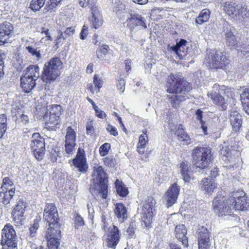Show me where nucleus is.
<instances>
[{
    "instance_id": "f257e3e1",
    "label": "nucleus",
    "mask_w": 249,
    "mask_h": 249,
    "mask_svg": "<svg viewBox=\"0 0 249 249\" xmlns=\"http://www.w3.org/2000/svg\"><path fill=\"white\" fill-rule=\"evenodd\" d=\"M167 92L171 105L174 108H178L180 103L186 99L188 93L192 89L189 82L178 74H170L166 79Z\"/></svg>"
},
{
    "instance_id": "f03ea898",
    "label": "nucleus",
    "mask_w": 249,
    "mask_h": 249,
    "mask_svg": "<svg viewBox=\"0 0 249 249\" xmlns=\"http://www.w3.org/2000/svg\"><path fill=\"white\" fill-rule=\"evenodd\" d=\"M213 160L212 149L206 146H197L195 147L192 152V167L193 168H199L205 172H210L211 178H214L219 175V171L216 167L213 169L212 161Z\"/></svg>"
},
{
    "instance_id": "7ed1b4c3",
    "label": "nucleus",
    "mask_w": 249,
    "mask_h": 249,
    "mask_svg": "<svg viewBox=\"0 0 249 249\" xmlns=\"http://www.w3.org/2000/svg\"><path fill=\"white\" fill-rule=\"evenodd\" d=\"M62 65L63 63L60 59L57 57L52 58L44 64L41 79L45 83V90H49L47 85L53 82L59 76V70L62 68Z\"/></svg>"
},
{
    "instance_id": "20e7f679",
    "label": "nucleus",
    "mask_w": 249,
    "mask_h": 249,
    "mask_svg": "<svg viewBox=\"0 0 249 249\" xmlns=\"http://www.w3.org/2000/svg\"><path fill=\"white\" fill-rule=\"evenodd\" d=\"M232 95L231 89L224 85L220 86L214 84L211 90L208 93V96L211 99L213 103L221 106L222 110H225L227 108V105Z\"/></svg>"
},
{
    "instance_id": "39448f33",
    "label": "nucleus",
    "mask_w": 249,
    "mask_h": 249,
    "mask_svg": "<svg viewBox=\"0 0 249 249\" xmlns=\"http://www.w3.org/2000/svg\"><path fill=\"white\" fill-rule=\"evenodd\" d=\"M92 176L95 177L93 179L91 184L90 191L93 189L99 191L100 196L103 198H107L108 192V177L104 169L101 166L93 167Z\"/></svg>"
},
{
    "instance_id": "423d86ee",
    "label": "nucleus",
    "mask_w": 249,
    "mask_h": 249,
    "mask_svg": "<svg viewBox=\"0 0 249 249\" xmlns=\"http://www.w3.org/2000/svg\"><path fill=\"white\" fill-rule=\"evenodd\" d=\"M231 202L230 197L228 199L214 198L213 202L214 212L225 220L234 219L236 214H233V209Z\"/></svg>"
},
{
    "instance_id": "0eeeda50",
    "label": "nucleus",
    "mask_w": 249,
    "mask_h": 249,
    "mask_svg": "<svg viewBox=\"0 0 249 249\" xmlns=\"http://www.w3.org/2000/svg\"><path fill=\"white\" fill-rule=\"evenodd\" d=\"M1 249H18V237L13 226L6 224L1 230Z\"/></svg>"
},
{
    "instance_id": "6e6552de",
    "label": "nucleus",
    "mask_w": 249,
    "mask_h": 249,
    "mask_svg": "<svg viewBox=\"0 0 249 249\" xmlns=\"http://www.w3.org/2000/svg\"><path fill=\"white\" fill-rule=\"evenodd\" d=\"M204 63L211 69H221L226 70L229 64V60L223 52L216 51L214 53H210L207 54L205 58Z\"/></svg>"
},
{
    "instance_id": "1a4fd4ad",
    "label": "nucleus",
    "mask_w": 249,
    "mask_h": 249,
    "mask_svg": "<svg viewBox=\"0 0 249 249\" xmlns=\"http://www.w3.org/2000/svg\"><path fill=\"white\" fill-rule=\"evenodd\" d=\"M156 201L152 197H148L145 200V203L143 205L142 214V226L148 230L152 227L153 217L155 215V205Z\"/></svg>"
},
{
    "instance_id": "9d476101",
    "label": "nucleus",
    "mask_w": 249,
    "mask_h": 249,
    "mask_svg": "<svg viewBox=\"0 0 249 249\" xmlns=\"http://www.w3.org/2000/svg\"><path fill=\"white\" fill-rule=\"evenodd\" d=\"M224 10L227 14L232 18L238 17L239 20H244L249 18V11L245 5L238 1L226 3Z\"/></svg>"
},
{
    "instance_id": "9b49d317",
    "label": "nucleus",
    "mask_w": 249,
    "mask_h": 249,
    "mask_svg": "<svg viewBox=\"0 0 249 249\" xmlns=\"http://www.w3.org/2000/svg\"><path fill=\"white\" fill-rule=\"evenodd\" d=\"M43 218L48 224L47 229H59V218L57 208L54 203H47L44 211Z\"/></svg>"
},
{
    "instance_id": "f8f14e48",
    "label": "nucleus",
    "mask_w": 249,
    "mask_h": 249,
    "mask_svg": "<svg viewBox=\"0 0 249 249\" xmlns=\"http://www.w3.org/2000/svg\"><path fill=\"white\" fill-rule=\"evenodd\" d=\"M30 146L35 157L38 160H42L46 151L44 138L39 133H34L32 135Z\"/></svg>"
},
{
    "instance_id": "ddd939ff",
    "label": "nucleus",
    "mask_w": 249,
    "mask_h": 249,
    "mask_svg": "<svg viewBox=\"0 0 249 249\" xmlns=\"http://www.w3.org/2000/svg\"><path fill=\"white\" fill-rule=\"evenodd\" d=\"M126 23V27L131 33L147 28L145 18L139 14H130L129 17L127 18Z\"/></svg>"
},
{
    "instance_id": "4468645a",
    "label": "nucleus",
    "mask_w": 249,
    "mask_h": 249,
    "mask_svg": "<svg viewBox=\"0 0 249 249\" xmlns=\"http://www.w3.org/2000/svg\"><path fill=\"white\" fill-rule=\"evenodd\" d=\"M14 27L12 24L7 21L0 23V45H5L11 42L14 36Z\"/></svg>"
},
{
    "instance_id": "2eb2a0df",
    "label": "nucleus",
    "mask_w": 249,
    "mask_h": 249,
    "mask_svg": "<svg viewBox=\"0 0 249 249\" xmlns=\"http://www.w3.org/2000/svg\"><path fill=\"white\" fill-rule=\"evenodd\" d=\"M236 193L234 196L230 197V202L232 205V209L235 210L247 211L249 208V198L243 192V196H238Z\"/></svg>"
},
{
    "instance_id": "dca6fc26",
    "label": "nucleus",
    "mask_w": 249,
    "mask_h": 249,
    "mask_svg": "<svg viewBox=\"0 0 249 249\" xmlns=\"http://www.w3.org/2000/svg\"><path fill=\"white\" fill-rule=\"evenodd\" d=\"M72 164L79 172L85 173L88 168L84 150L79 147L75 158L72 160Z\"/></svg>"
},
{
    "instance_id": "f3484780",
    "label": "nucleus",
    "mask_w": 249,
    "mask_h": 249,
    "mask_svg": "<svg viewBox=\"0 0 249 249\" xmlns=\"http://www.w3.org/2000/svg\"><path fill=\"white\" fill-rule=\"evenodd\" d=\"M47 229L46 236L48 239V247L49 249H58L60 245L61 231L59 229Z\"/></svg>"
},
{
    "instance_id": "a211bd4d",
    "label": "nucleus",
    "mask_w": 249,
    "mask_h": 249,
    "mask_svg": "<svg viewBox=\"0 0 249 249\" xmlns=\"http://www.w3.org/2000/svg\"><path fill=\"white\" fill-rule=\"evenodd\" d=\"M198 245V249H211V248L210 232L207 229L204 227L199 229Z\"/></svg>"
},
{
    "instance_id": "6ab92c4d",
    "label": "nucleus",
    "mask_w": 249,
    "mask_h": 249,
    "mask_svg": "<svg viewBox=\"0 0 249 249\" xmlns=\"http://www.w3.org/2000/svg\"><path fill=\"white\" fill-rule=\"evenodd\" d=\"M27 207V203L23 199H20L17 202L12 212L14 221L18 224H21L24 219V213Z\"/></svg>"
},
{
    "instance_id": "aec40b11",
    "label": "nucleus",
    "mask_w": 249,
    "mask_h": 249,
    "mask_svg": "<svg viewBox=\"0 0 249 249\" xmlns=\"http://www.w3.org/2000/svg\"><path fill=\"white\" fill-rule=\"evenodd\" d=\"M179 187L174 183L168 189L165 193L164 199L166 201L167 207L172 206L177 201L179 192Z\"/></svg>"
},
{
    "instance_id": "412c9836",
    "label": "nucleus",
    "mask_w": 249,
    "mask_h": 249,
    "mask_svg": "<svg viewBox=\"0 0 249 249\" xmlns=\"http://www.w3.org/2000/svg\"><path fill=\"white\" fill-rule=\"evenodd\" d=\"M1 202L6 207H10L12 204L14 203L16 197L15 196V188H11L8 190H5L0 192Z\"/></svg>"
},
{
    "instance_id": "4be33fe9",
    "label": "nucleus",
    "mask_w": 249,
    "mask_h": 249,
    "mask_svg": "<svg viewBox=\"0 0 249 249\" xmlns=\"http://www.w3.org/2000/svg\"><path fill=\"white\" fill-rule=\"evenodd\" d=\"M187 41L183 39H181L176 45L173 46H168V49L172 51L176 54H177L180 58L182 59L183 57L185 55V53L187 52L188 50V46Z\"/></svg>"
},
{
    "instance_id": "5701e85b",
    "label": "nucleus",
    "mask_w": 249,
    "mask_h": 249,
    "mask_svg": "<svg viewBox=\"0 0 249 249\" xmlns=\"http://www.w3.org/2000/svg\"><path fill=\"white\" fill-rule=\"evenodd\" d=\"M230 120L232 129L235 131H239L242 124L241 115L234 108L231 110Z\"/></svg>"
},
{
    "instance_id": "b1692460",
    "label": "nucleus",
    "mask_w": 249,
    "mask_h": 249,
    "mask_svg": "<svg viewBox=\"0 0 249 249\" xmlns=\"http://www.w3.org/2000/svg\"><path fill=\"white\" fill-rule=\"evenodd\" d=\"M175 232L176 238L178 241H181L184 247H188V238L186 236L187 234V229L185 225L181 224L176 226L175 229Z\"/></svg>"
},
{
    "instance_id": "393cba45",
    "label": "nucleus",
    "mask_w": 249,
    "mask_h": 249,
    "mask_svg": "<svg viewBox=\"0 0 249 249\" xmlns=\"http://www.w3.org/2000/svg\"><path fill=\"white\" fill-rule=\"evenodd\" d=\"M91 15L89 17L90 23V27L92 28L97 29L101 26L103 23L101 16L96 7H93L91 9Z\"/></svg>"
},
{
    "instance_id": "a878e982",
    "label": "nucleus",
    "mask_w": 249,
    "mask_h": 249,
    "mask_svg": "<svg viewBox=\"0 0 249 249\" xmlns=\"http://www.w3.org/2000/svg\"><path fill=\"white\" fill-rule=\"evenodd\" d=\"M36 85V80L34 78L31 79L22 75L20 77L21 87L25 92L29 93Z\"/></svg>"
},
{
    "instance_id": "bb28decb",
    "label": "nucleus",
    "mask_w": 249,
    "mask_h": 249,
    "mask_svg": "<svg viewBox=\"0 0 249 249\" xmlns=\"http://www.w3.org/2000/svg\"><path fill=\"white\" fill-rule=\"evenodd\" d=\"M216 186V184L213 179L206 178H203L200 183V187L202 190L207 193H211L213 192Z\"/></svg>"
},
{
    "instance_id": "cd10ccee",
    "label": "nucleus",
    "mask_w": 249,
    "mask_h": 249,
    "mask_svg": "<svg viewBox=\"0 0 249 249\" xmlns=\"http://www.w3.org/2000/svg\"><path fill=\"white\" fill-rule=\"evenodd\" d=\"M115 216L120 222H124L127 217V210L124 205L121 203H117L115 205L114 209Z\"/></svg>"
},
{
    "instance_id": "c85d7f7f",
    "label": "nucleus",
    "mask_w": 249,
    "mask_h": 249,
    "mask_svg": "<svg viewBox=\"0 0 249 249\" xmlns=\"http://www.w3.org/2000/svg\"><path fill=\"white\" fill-rule=\"evenodd\" d=\"M22 75L29 78H34L36 80L40 76L39 68L38 65H30L27 67L23 71Z\"/></svg>"
},
{
    "instance_id": "c756f323",
    "label": "nucleus",
    "mask_w": 249,
    "mask_h": 249,
    "mask_svg": "<svg viewBox=\"0 0 249 249\" xmlns=\"http://www.w3.org/2000/svg\"><path fill=\"white\" fill-rule=\"evenodd\" d=\"M175 134L177 136L178 140L182 142L183 144L188 145L192 142L191 139L187 133L184 131L181 124L178 125Z\"/></svg>"
},
{
    "instance_id": "7c9ffc66",
    "label": "nucleus",
    "mask_w": 249,
    "mask_h": 249,
    "mask_svg": "<svg viewBox=\"0 0 249 249\" xmlns=\"http://www.w3.org/2000/svg\"><path fill=\"white\" fill-rule=\"evenodd\" d=\"M112 3L114 5L113 11L116 13L120 19L124 20V14L126 13L125 5L120 0H112Z\"/></svg>"
},
{
    "instance_id": "2f4dec72",
    "label": "nucleus",
    "mask_w": 249,
    "mask_h": 249,
    "mask_svg": "<svg viewBox=\"0 0 249 249\" xmlns=\"http://www.w3.org/2000/svg\"><path fill=\"white\" fill-rule=\"evenodd\" d=\"M180 167L181 176L184 181L186 183L190 182V180L193 179L190 171V165L187 162L182 161L180 164Z\"/></svg>"
},
{
    "instance_id": "473e14b6",
    "label": "nucleus",
    "mask_w": 249,
    "mask_h": 249,
    "mask_svg": "<svg viewBox=\"0 0 249 249\" xmlns=\"http://www.w3.org/2000/svg\"><path fill=\"white\" fill-rule=\"evenodd\" d=\"M120 231L115 225L110 231V248L115 249L120 241Z\"/></svg>"
},
{
    "instance_id": "72a5a7b5",
    "label": "nucleus",
    "mask_w": 249,
    "mask_h": 249,
    "mask_svg": "<svg viewBox=\"0 0 249 249\" xmlns=\"http://www.w3.org/2000/svg\"><path fill=\"white\" fill-rule=\"evenodd\" d=\"M114 185L115 191L120 196L124 197L128 195V189L121 180L116 179L114 182Z\"/></svg>"
},
{
    "instance_id": "f704fd0d",
    "label": "nucleus",
    "mask_w": 249,
    "mask_h": 249,
    "mask_svg": "<svg viewBox=\"0 0 249 249\" xmlns=\"http://www.w3.org/2000/svg\"><path fill=\"white\" fill-rule=\"evenodd\" d=\"M210 14L211 12L208 9H203L196 18L195 23L196 26L208 22L210 17Z\"/></svg>"
},
{
    "instance_id": "c9c22d12",
    "label": "nucleus",
    "mask_w": 249,
    "mask_h": 249,
    "mask_svg": "<svg viewBox=\"0 0 249 249\" xmlns=\"http://www.w3.org/2000/svg\"><path fill=\"white\" fill-rule=\"evenodd\" d=\"M240 98L244 110L249 114V88L246 89L241 93Z\"/></svg>"
},
{
    "instance_id": "e433bc0d",
    "label": "nucleus",
    "mask_w": 249,
    "mask_h": 249,
    "mask_svg": "<svg viewBox=\"0 0 249 249\" xmlns=\"http://www.w3.org/2000/svg\"><path fill=\"white\" fill-rule=\"evenodd\" d=\"M76 133L69 126L67 129V133L65 136V143H75Z\"/></svg>"
},
{
    "instance_id": "4c0bfd02",
    "label": "nucleus",
    "mask_w": 249,
    "mask_h": 249,
    "mask_svg": "<svg viewBox=\"0 0 249 249\" xmlns=\"http://www.w3.org/2000/svg\"><path fill=\"white\" fill-rule=\"evenodd\" d=\"M26 49L28 53L33 56L36 61H39L42 58V55L38 48L28 46L26 47Z\"/></svg>"
},
{
    "instance_id": "58836bf2",
    "label": "nucleus",
    "mask_w": 249,
    "mask_h": 249,
    "mask_svg": "<svg viewBox=\"0 0 249 249\" xmlns=\"http://www.w3.org/2000/svg\"><path fill=\"white\" fill-rule=\"evenodd\" d=\"M46 125L49 127H53L59 124L60 120L58 116L50 114L49 118H47Z\"/></svg>"
},
{
    "instance_id": "ea45409f",
    "label": "nucleus",
    "mask_w": 249,
    "mask_h": 249,
    "mask_svg": "<svg viewBox=\"0 0 249 249\" xmlns=\"http://www.w3.org/2000/svg\"><path fill=\"white\" fill-rule=\"evenodd\" d=\"M226 44L231 47H237V40L232 32L229 31L226 33Z\"/></svg>"
},
{
    "instance_id": "a19ab883",
    "label": "nucleus",
    "mask_w": 249,
    "mask_h": 249,
    "mask_svg": "<svg viewBox=\"0 0 249 249\" xmlns=\"http://www.w3.org/2000/svg\"><path fill=\"white\" fill-rule=\"evenodd\" d=\"M46 0H32L30 8L34 12L39 11L45 4Z\"/></svg>"
},
{
    "instance_id": "79ce46f5",
    "label": "nucleus",
    "mask_w": 249,
    "mask_h": 249,
    "mask_svg": "<svg viewBox=\"0 0 249 249\" xmlns=\"http://www.w3.org/2000/svg\"><path fill=\"white\" fill-rule=\"evenodd\" d=\"M47 109L45 107H39L37 106L36 107V114L37 115V118L41 119L43 118L44 120H47L48 116L47 115Z\"/></svg>"
},
{
    "instance_id": "37998d69",
    "label": "nucleus",
    "mask_w": 249,
    "mask_h": 249,
    "mask_svg": "<svg viewBox=\"0 0 249 249\" xmlns=\"http://www.w3.org/2000/svg\"><path fill=\"white\" fill-rule=\"evenodd\" d=\"M13 182L11 179L8 178H4L2 180V185L1 187V189L2 191L5 190H8L11 188H13Z\"/></svg>"
},
{
    "instance_id": "c03bdc74",
    "label": "nucleus",
    "mask_w": 249,
    "mask_h": 249,
    "mask_svg": "<svg viewBox=\"0 0 249 249\" xmlns=\"http://www.w3.org/2000/svg\"><path fill=\"white\" fill-rule=\"evenodd\" d=\"M116 85L118 89L120 90V93H123L125 89V82L121 75L117 77Z\"/></svg>"
},
{
    "instance_id": "a18cd8bd",
    "label": "nucleus",
    "mask_w": 249,
    "mask_h": 249,
    "mask_svg": "<svg viewBox=\"0 0 249 249\" xmlns=\"http://www.w3.org/2000/svg\"><path fill=\"white\" fill-rule=\"evenodd\" d=\"M40 219H35L34 221V223L31 225L29 228L30 235L32 237H35L36 236V231L39 227Z\"/></svg>"
},
{
    "instance_id": "49530a36",
    "label": "nucleus",
    "mask_w": 249,
    "mask_h": 249,
    "mask_svg": "<svg viewBox=\"0 0 249 249\" xmlns=\"http://www.w3.org/2000/svg\"><path fill=\"white\" fill-rule=\"evenodd\" d=\"M63 109L60 105H53L52 107L51 110L50 112V114L53 115L58 116V117H59L63 113Z\"/></svg>"
},
{
    "instance_id": "de8ad7c7",
    "label": "nucleus",
    "mask_w": 249,
    "mask_h": 249,
    "mask_svg": "<svg viewBox=\"0 0 249 249\" xmlns=\"http://www.w3.org/2000/svg\"><path fill=\"white\" fill-rule=\"evenodd\" d=\"M62 0H50L46 4L45 9L47 11L53 10Z\"/></svg>"
},
{
    "instance_id": "09e8293b",
    "label": "nucleus",
    "mask_w": 249,
    "mask_h": 249,
    "mask_svg": "<svg viewBox=\"0 0 249 249\" xmlns=\"http://www.w3.org/2000/svg\"><path fill=\"white\" fill-rule=\"evenodd\" d=\"M76 143H65V150L66 153L68 155V157L73 154L74 151L75 150L74 147Z\"/></svg>"
},
{
    "instance_id": "8fccbe9b",
    "label": "nucleus",
    "mask_w": 249,
    "mask_h": 249,
    "mask_svg": "<svg viewBox=\"0 0 249 249\" xmlns=\"http://www.w3.org/2000/svg\"><path fill=\"white\" fill-rule=\"evenodd\" d=\"M41 33L42 34H44L45 35V36L44 37H42L41 38V41H42L43 40H45V41H52L53 40V37L51 36V33L50 32L49 29L46 27H42L41 28Z\"/></svg>"
},
{
    "instance_id": "3c124183",
    "label": "nucleus",
    "mask_w": 249,
    "mask_h": 249,
    "mask_svg": "<svg viewBox=\"0 0 249 249\" xmlns=\"http://www.w3.org/2000/svg\"><path fill=\"white\" fill-rule=\"evenodd\" d=\"M146 132V130L145 129L142 130L143 134L141 135L139 137L138 144L145 146L146 143L148 142V136Z\"/></svg>"
},
{
    "instance_id": "603ef678",
    "label": "nucleus",
    "mask_w": 249,
    "mask_h": 249,
    "mask_svg": "<svg viewBox=\"0 0 249 249\" xmlns=\"http://www.w3.org/2000/svg\"><path fill=\"white\" fill-rule=\"evenodd\" d=\"M108 48V45H105V44H102L101 46V48L98 50L97 52V56L98 58L99 59H102L103 56V55H106L107 53L108 50L107 48Z\"/></svg>"
},
{
    "instance_id": "864d4df0",
    "label": "nucleus",
    "mask_w": 249,
    "mask_h": 249,
    "mask_svg": "<svg viewBox=\"0 0 249 249\" xmlns=\"http://www.w3.org/2000/svg\"><path fill=\"white\" fill-rule=\"evenodd\" d=\"M84 225V221L83 218L79 214L77 213L75 217V228L78 229L79 227H81Z\"/></svg>"
},
{
    "instance_id": "5fc2aeb1",
    "label": "nucleus",
    "mask_w": 249,
    "mask_h": 249,
    "mask_svg": "<svg viewBox=\"0 0 249 249\" xmlns=\"http://www.w3.org/2000/svg\"><path fill=\"white\" fill-rule=\"evenodd\" d=\"M93 83L95 88L98 89V91H99V89L102 87L103 81L99 77L97 74H95L93 77Z\"/></svg>"
},
{
    "instance_id": "6e6d98bb",
    "label": "nucleus",
    "mask_w": 249,
    "mask_h": 249,
    "mask_svg": "<svg viewBox=\"0 0 249 249\" xmlns=\"http://www.w3.org/2000/svg\"><path fill=\"white\" fill-rule=\"evenodd\" d=\"M108 144H109L108 143L106 142L100 146L99 148V153L101 156H105L108 154L109 151V149L107 148Z\"/></svg>"
},
{
    "instance_id": "4d7b16f0",
    "label": "nucleus",
    "mask_w": 249,
    "mask_h": 249,
    "mask_svg": "<svg viewBox=\"0 0 249 249\" xmlns=\"http://www.w3.org/2000/svg\"><path fill=\"white\" fill-rule=\"evenodd\" d=\"M66 36H65L63 32H60L59 35L57 36L55 41V45L58 46L59 43L64 42L66 40Z\"/></svg>"
},
{
    "instance_id": "13d9d810",
    "label": "nucleus",
    "mask_w": 249,
    "mask_h": 249,
    "mask_svg": "<svg viewBox=\"0 0 249 249\" xmlns=\"http://www.w3.org/2000/svg\"><path fill=\"white\" fill-rule=\"evenodd\" d=\"M136 229V224L135 222H132L129 225L127 230V232L130 237H133L135 235V230Z\"/></svg>"
},
{
    "instance_id": "bf43d9fd",
    "label": "nucleus",
    "mask_w": 249,
    "mask_h": 249,
    "mask_svg": "<svg viewBox=\"0 0 249 249\" xmlns=\"http://www.w3.org/2000/svg\"><path fill=\"white\" fill-rule=\"evenodd\" d=\"M51 160L54 162L57 161V157H59L60 153L55 149H52L50 152Z\"/></svg>"
},
{
    "instance_id": "052dcab7",
    "label": "nucleus",
    "mask_w": 249,
    "mask_h": 249,
    "mask_svg": "<svg viewBox=\"0 0 249 249\" xmlns=\"http://www.w3.org/2000/svg\"><path fill=\"white\" fill-rule=\"evenodd\" d=\"M94 133V129L91 122H88L86 125V133L88 135L91 136Z\"/></svg>"
},
{
    "instance_id": "680f3d73",
    "label": "nucleus",
    "mask_w": 249,
    "mask_h": 249,
    "mask_svg": "<svg viewBox=\"0 0 249 249\" xmlns=\"http://www.w3.org/2000/svg\"><path fill=\"white\" fill-rule=\"evenodd\" d=\"M0 126L7 128V117L4 114L0 115Z\"/></svg>"
},
{
    "instance_id": "e2e57ef3",
    "label": "nucleus",
    "mask_w": 249,
    "mask_h": 249,
    "mask_svg": "<svg viewBox=\"0 0 249 249\" xmlns=\"http://www.w3.org/2000/svg\"><path fill=\"white\" fill-rule=\"evenodd\" d=\"M104 249H109V234L107 233L103 237Z\"/></svg>"
},
{
    "instance_id": "0e129e2a",
    "label": "nucleus",
    "mask_w": 249,
    "mask_h": 249,
    "mask_svg": "<svg viewBox=\"0 0 249 249\" xmlns=\"http://www.w3.org/2000/svg\"><path fill=\"white\" fill-rule=\"evenodd\" d=\"M88 27L86 25H84L83 26L82 30L81 31V32L80 33V38L82 40H84L86 37L87 35H88Z\"/></svg>"
},
{
    "instance_id": "69168bd1",
    "label": "nucleus",
    "mask_w": 249,
    "mask_h": 249,
    "mask_svg": "<svg viewBox=\"0 0 249 249\" xmlns=\"http://www.w3.org/2000/svg\"><path fill=\"white\" fill-rule=\"evenodd\" d=\"M203 113V111L200 109H197L196 112V119L197 121H199V123L204 122L202 120Z\"/></svg>"
},
{
    "instance_id": "338daca9",
    "label": "nucleus",
    "mask_w": 249,
    "mask_h": 249,
    "mask_svg": "<svg viewBox=\"0 0 249 249\" xmlns=\"http://www.w3.org/2000/svg\"><path fill=\"white\" fill-rule=\"evenodd\" d=\"M75 29L73 27H71L67 28L65 31L64 32V35L66 36V37L68 36H72L74 33Z\"/></svg>"
},
{
    "instance_id": "774afa93",
    "label": "nucleus",
    "mask_w": 249,
    "mask_h": 249,
    "mask_svg": "<svg viewBox=\"0 0 249 249\" xmlns=\"http://www.w3.org/2000/svg\"><path fill=\"white\" fill-rule=\"evenodd\" d=\"M6 58V54L2 50H0V66L4 67V60Z\"/></svg>"
}]
</instances>
